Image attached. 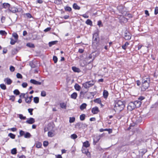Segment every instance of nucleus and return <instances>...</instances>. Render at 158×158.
Wrapping results in <instances>:
<instances>
[{
	"instance_id": "2eb2a0df",
	"label": "nucleus",
	"mask_w": 158,
	"mask_h": 158,
	"mask_svg": "<svg viewBox=\"0 0 158 158\" xmlns=\"http://www.w3.org/2000/svg\"><path fill=\"white\" fill-rule=\"evenodd\" d=\"M103 96L104 98H107L108 96V92L105 90H104L103 91Z\"/></svg>"
},
{
	"instance_id": "1a4fd4ad",
	"label": "nucleus",
	"mask_w": 158,
	"mask_h": 158,
	"mask_svg": "<svg viewBox=\"0 0 158 158\" xmlns=\"http://www.w3.org/2000/svg\"><path fill=\"white\" fill-rule=\"evenodd\" d=\"M91 111L93 114H97L99 111V110L97 107H95L92 109Z\"/></svg>"
},
{
	"instance_id": "c85d7f7f",
	"label": "nucleus",
	"mask_w": 158,
	"mask_h": 158,
	"mask_svg": "<svg viewBox=\"0 0 158 158\" xmlns=\"http://www.w3.org/2000/svg\"><path fill=\"white\" fill-rule=\"evenodd\" d=\"M129 44V43H128V42H127L125 43V44L124 45H122V48L123 49L125 50L127 48V46Z\"/></svg>"
},
{
	"instance_id": "f03ea898",
	"label": "nucleus",
	"mask_w": 158,
	"mask_h": 158,
	"mask_svg": "<svg viewBox=\"0 0 158 158\" xmlns=\"http://www.w3.org/2000/svg\"><path fill=\"white\" fill-rule=\"evenodd\" d=\"M125 105L123 102L120 100H118L115 103L114 109L115 112L121 111L124 108Z\"/></svg>"
},
{
	"instance_id": "39448f33",
	"label": "nucleus",
	"mask_w": 158,
	"mask_h": 158,
	"mask_svg": "<svg viewBox=\"0 0 158 158\" xmlns=\"http://www.w3.org/2000/svg\"><path fill=\"white\" fill-rule=\"evenodd\" d=\"M103 136V134L96 135L95 136L94 138H93V144L95 145L96 143L98 142L100 139V138L102 137Z\"/></svg>"
},
{
	"instance_id": "2f4dec72",
	"label": "nucleus",
	"mask_w": 158,
	"mask_h": 158,
	"mask_svg": "<svg viewBox=\"0 0 158 158\" xmlns=\"http://www.w3.org/2000/svg\"><path fill=\"white\" fill-rule=\"evenodd\" d=\"M8 136L12 139H14L15 137V135L12 133H10L8 135Z\"/></svg>"
},
{
	"instance_id": "dca6fc26",
	"label": "nucleus",
	"mask_w": 158,
	"mask_h": 158,
	"mask_svg": "<svg viewBox=\"0 0 158 158\" xmlns=\"http://www.w3.org/2000/svg\"><path fill=\"white\" fill-rule=\"evenodd\" d=\"M77 93H73L71 96V98L73 99H76L77 97Z\"/></svg>"
},
{
	"instance_id": "49530a36",
	"label": "nucleus",
	"mask_w": 158,
	"mask_h": 158,
	"mask_svg": "<svg viewBox=\"0 0 158 158\" xmlns=\"http://www.w3.org/2000/svg\"><path fill=\"white\" fill-rule=\"evenodd\" d=\"M13 93L14 94L16 95H18L20 94V92L18 89H16L14 90Z\"/></svg>"
},
{
	"instance_id": "5701e85b",
	"label": "nucleus",
	"mask_w": 158,
	"mask_h": 158,
	"mask_svg": "<svg viewBox=\"0 0 158 158\" xmlns=\"http://www.w3.org/2000/svg\"><path fill=\"white\" fill-rule=\"evenodd\" d=\"M25 134V131H23V130H20L19 131V135H18V137L19 138L23 136V135L24 136Z\"/></svg>"
},
{
	"instance_id": "9d476101",
	"label": "nucleus",
	"mask_w": 158,
	"mask_h": 158,
	"mask_svg": "<svg viewBox=\"0 0 158 158\" xmlns=\"http://www.w3.org/2000/svg\"><path fill=\"white\" fill-rule=\"evenodd\" d=\"M4 81L7 84L9 85L11 84L12 81L9 78H6L4 79Z\"/></svg>"
},
{
	"instance_id": "7c9ffc66",
	"label": "nucleus",
	"mask_w": 158,
	"mask_h": 158,
	"mask_svg": "<svg viewBox=\"0 0 158 158\" xmlns=\"http://www.w3.org/2000/svg\"><path fill=\"white\" fill-rule=\"evenodd\" d=\"M60 107L63 109H66V105L64 103H62L60 104Z\"/></svg>"
},
{
	"instance_id": "a211bd4d",
	"label": "nucleus",
	"mask_w": 158,
	"mask_h": 158,
	"mask_svg": "<svg viewBox=\"0 0 158 158\" xmlns=\"http://www.w3.org/2000/svg\"><path fill=\"white\" fill-rule=\"evenodd\" d=\"M75 89L77 91H79L81 89V86L77 84H76L74 85Z\"/></svg>"
},
{
	"instance_id": "c03bdc74",
	"label": "nucleus",
	"mask_w": 158,
	"mask_h": 158,
	"mask_svg": "<svg viewBox=\"0 0 158 158\" xmlns=\"http://www.w3.org/2000/svg\"><path fill=\"white\" fill-rule=\"evenodd\" d=\"M150 82V79H148L147 80H146L145 79H142V83H149Z\"/></svg>"
},
{
	"instance_id": "79ce46f5",
	"label": "nucleus",
	"mask_w": 158,
	"mask_h": 158,
	"mask_svg": "<svg viewBox=\"0 0 158 158\" xmlns=\"http://www.w3.org/2000/svg\"><path fill=\"white\" fill-rule=\"evenodd\" d=\"M142 121V118L139 116V117H137L136 119V122L137 123H140Z\"/></svg>"
},
{
	"instance_id": "69168bd1",
	"label": "nucleus",
	"mask_w": 158,
	"mask_h": 158,
	"mask_svg": "<svg viewBox=\"0 0 158 158\" xmlns=\"http://www.w3.org/2000/svg\"><path fill=\"white\" fill-rule=\"evenodd\" d=\"M9 130H10L12 131L15 132V131H17V129L16 128L13 127V128H11L9 129Z\"/></svg>"
},
{
	"instance_id": "680f3d73",
	"label": "nucleus",
	"mask_w": 158,
	"mask_h": 158,
	"mask_svg": "<svg viewBox=\"0 0 158 158\" xmlns=\"http://www.w3.org/2000/svg\"><path fill=\"white\" fill-rule=\"evenodd\" d=\"M48 144V143L47 141H44L43 143V145L44 147L47 146Z\"/></svg>"
},
{
	"instance_id": "603ef678",
	"label": "nucleus",
	"mask_w": 158,
	"mask_h": 158,
	"mask_svg": "<svg viewBox=\"0 0 158 158\" xmlns=\"http://www.w3.org/2000/svg\"><path fill=\"white\" fill-rule=\"evenodd\" d=\"M53 60L55 63H56L57 61V58L56 56H54L53 57Z\"/></svg>"
},
{
	"instance_id": "09e8293b",
	"label": "nucleus",
	"mask_w": 158,
	"mask_h": 158,
	"mask_svg": "<svg viewBox=\"0 0 158 158\" xmlns=\"http://www.w3.org/2000/svg\"><path fill=\"white\" fill-rule=\"evenodd\" d=\"M75 120V117H70L69 118V122L70 123H72L74 122Z\"/></svg>"
},
{
	"instance_id": "e2e57ef3",
	"label": "nucleus",
	"mask_w": 158,
	"mask_h": 158,
	"mask_svg": "<svg viewBox=\"0 0 158 158\" xmlns=\"http://www.w3.org/2000/svg\"><path fill=\"white\" fill-rule=\"evenodd\" d=\"M27 83L26 82H23V83L22 84V85L23 88H26L27 86Z\"/></svg>"
},
{
	"instance_id": "c756f323",
	"label": "nucleus",
	"mask_w": 158,
	"mask_h": 158,
	"mask_svg": "<svg viewBox=\"0 0 158 158\" xmlns=\"http://www.w3.org/2000/svg\"><path fill=\"white\" fill-rule=\"evenodd\" d=\"M94 102L95 103L102 104V103H101V99L99 98H98L94 99Z\"/></svg>"
},
{
	"instance_id": "72a5a7b5",
	"label": "nucleus",
	"mask_w": 158,
	"mask_h": 158,
	"mask_svg": "<svg viewBox=\"0 0 158 158\" xmlns=\"http://www.w3.org/2000/svg\"><path fill=\"white\" fill-rule=\"evenodd\" d=\"M34 102L35 103H38L39 102V99L38 97H35L34 98Z\"/></svg>"
},
{
	"instance_id": "7ed1b4c3",
	"label": "nucleus",
	"mask_w": 158,
	"mask_h": 158,
	"mask_svg": "<svg viewBox=\"0 0 158 158\" xmlns=\"http://www.w3.org/2000/svg\"><path fill=\"white\" fill-rule=\"evenodd\" d=\"M88 89L86 90H81L80 93L79 97L80 98L82 99L84 97L85 98L89 99L91 95V93L88 92Z\"/></svg>"
},
{
	"instance_id": "3c124183",
	"label": "nucleus",
	"mask_w": 158,
	"mask_h": 158,
	"mask_svg": "<svg viewBox=\"0 0 158 158\" xmlns=\"http://www.w3.org/2000/svg\"><path fill=\"white\" fill-rule=\"evenodd\" d=\"M15 97L13 95L9 96V99L12 100V101H14L15 100Z\"/></svg>"
},
{
	"instance_id": "4c0bfd02",
	"label": "nucleus",
	"mask_w": 158,
	"mask_h": 158,
	"mask_svg": "<svg viewBox=\"0 0 158 158\" xmlns=\"http://www.w3.org/2000/svg\"><path fill=\"white\" fill-rule=\"evenodd\" d=\"M65 10L66 11L70 12L72 10V8L70 7L67 6L64 7Z\"/></svg>"
},
{
	"instance_id": "aec40b11",
	"label": "nucleus",
	"mask_w": 158,
	"mask_h": 158,
	"mask_svg": "<svg viewBox=\"0 0 158 158\" xmlns=\"http://www.w3.org/2000/svg\"><path fill=\"white\" fill-rule=\"evenodd\" d=\"M31 135L30 133L28 132H26L25 133L24 137L26 138H29L31 137Z\"/></svg>"
},
{
	"instance_id": "393cba45",
	"label": "nucleus",
	"mask_w": 158,
	"mask_h": 158,
	"mask_svg": "<svg viewBox=\"0 0 158 158\" xmlns=\"http://www.w3.org/2000/svg\"><path fill=\"white\" fill-rule=\"evenodd\" d=\"M95 37L99 38V32L98 31H97L93 34V38H94Z\"/></svg>"
},
{
	"instance_id": "4be33fe9",
	"label": "nucleus",
	"mask_w": 158,
	"mask_h": 158,
	"mask_svg": "<svg viewBox=\"0 0 158 158\" xmlns=\"http://www.w3.org/2000/svg\"><path fill=\"white\" fill-rule=\"evenodd\" d=\"M10 5L8 3H4L3 4V7L5 8H9Z\"/></svg>"
},
{
	"instance_id": "de8ad7c7",
	"label": "nucleus",
	"mask_w": 158,
	"mask_h": 158,
	"mask_svg": "<svg viewBox=\"0 0 158 158\" xmlns=\"http://www.w3.org/2000/svg\"><path fill=\"white\" fill-rule=\"evenodd\" d=\"M0 34L2 35H7V33L4 31L1 30L0 31Z\"/></svg>"
},
{
	"instance_id": "a18cd8bd",
	"label": "nucleus",
	"mask_w": 158,
	"mask_h": 158,
	"mask_svg": "<svg viewBox=\"0 0 158 158\" xmlns=\"http://www.w3.org/2000/svg\"><path fill=\"white\" fill-rule=\"evenodd\" d=\"M85 114H83L80 116V119L81 121H83L85 119Z\"/></svg>"
},
{
	"instance_id": "5fc2aeb1",
	"label": "nucleus",
	"mask_w": 158,
	"mask_h": 158,
	"mask_svg": "<svg viewBox=\"0 0 158 158\" xmlns=\"http://www.w3.org/2000/svg\"><path fill=\"white\" fill-rule=\"evenodd\" d=\"M10 70L11 72H14L15 70V68L12 66H11L10 68Z\"/></svg>"
},
{
	"instance_id": "774afa93",
	"label": "nucleus",
	"mask_w": 158,
	"mask_h": 158,
	"mask_svg": "<svg viewBox=\"0 0 158 158\" xmlns=\"http://www.w3.org/2000/svg\"><path fill=\"white\" fill-rule=\"evenodd\" d=\"M26 15L28 18H31V15L29 13H27L26 14Z\"/></svg>"
},
{
	"instance_id": "e433bc0d",
	"label": "nucleus",
	"mask_w": 158,
	"mask_h": 158,
	"mask_svg": "<svg viewBox=\"0 0 158 158\" xmlns=\"http://www.w3.org/2000/svg\"><path fill=\"white\" fill-rule=\"evenodd\" d=\"M13 36L14 37L15 40H17L18 39V35L16 33H14L12 34Z\"/></svg>"
},
{
	"instance_id": "6e6552de",
	"label": "nucleus",
	"mask_w": 158,
	"mask_h": 158,
	"mask_svg": "<svg viewBox=\"0 0 158 158\" xmlns=\"http://www.w3.org/2000/svg\"><path fill=\"white\" fill-rule=\"evenodd\" d=\"M35 122V120L34 118H30L29 119H28L26 121V123H27L29 124H32L34 123Z\"/></svg>"
},
{
	"instance_id": "ddd939ff",
	"label": "nucleus",
	"mask_w": 158,
	"mask_h": 158,
	"mask_svg": "<svg viewBox=\"0 0 158 158\" xmlns=\"http://www.w3.org/2000/svg\"><path fill=\"white\" fill-rule=\"evenodd\" d=\"M72 69L75 72L79 73L81 72L80 69L78 68L75 66H73L72 67Z\"/></svg>"
},
{
	"instance_id": "a19ab883",
	"label": "nucleus",
	"mask_w": 158,
	"mask_h": 158,
	"mask_svg": "<svg viewBox=\"0 0 158 158\" xmlns=\"http://www.w3.org/2000/svg\"><path fill=\"white\" fill-rule=\"evenodd\" d=\"M70 137H71V138L72 139H76V138H77V135H76V134H74L72 135H71Z\"/></svg>"
},
{
	"instance_id": "f3484780",
	"label": "nucleus",
	"mask_w": 158,
	"mask_h": 158,
	"mask_svg": "<svg viewBox=\"0 0 158 158\" xmlns=\"http://www.w3.org/2000/svg\"><path fill=\"white\" fill-rule=\"evenodd\" d=\"M87 106V104L85 103L82 104L80 106V109L81 110H83L85 109Z\"/></svg>"
},
{
	"instance_id": "4d7b16f0",
	"label": "nucleus",
	"mask_w": 158,
	"mask_h": 158,
	"mask_svg": "<svg viewBox=\"0 0 158 158\" xmlns=\"http://www.w3.org/2000/svg\"><path fill=\"white\" fill-rule=\"evenodd\" d=\"M10 40V43L12 45L14 44L16 42V41L15 40L12 39H11Z\"/></svg>"
},
{
	"instance_id": "b1692460",
	"label": "nucleus",
	"mask_w": 158,
	"mask_h": 158,
	"mask_svg": "<svg viewBox=\"0 0 158 158\" xmlns=\"http://www.w3.org/2000/svg\"><path fill=\"white\" fill-rule=\"evenodd\" d=\"M85 23L88 25H89L91 26H92V21L89 19H88L86 20V21L85 22Z\"/></svg>"
},
{
	"instance_id": "338daca9",
	"label": "nucleus",
	"mask_w": 158,
	"mask_h": 158,
	"mask_svg": "<svg viewBox=\"0 0 158 158\" xmlns=\"http://www.w3.org/2000/svg\"><path fill=\"white\" fill-rule=\"evenodd\" d=\"M81 16L85 18H88L89 17V16L86 14L82 15Z\"/></svg>"
},
{
	"instance_id": "ea45409f",
	"label": "nucleus",
	"mask_w": 158,
	"mask_h": 158,
	"mask_svg": "<svg viewBox=\"0 0 158 158\" xmlns=\"http://www.w3.org/2000/svg\"><path fill=\"white\" fill-rule=\"evenodd\" d=\"M0 88L3 90H5L6 89V85L4 84H2L0 85Z\"/></svg>"
},
{
	"instance_id": "8fccbe9b",
	"label": "nucleus",
	"mask_w": 158,
	"mask_h": 158,
	"mask_svg": "<svg viewBox=\"0 0 158 158\" xmlns=\"http://www.w3.org/2000/svg\"><path fill=\"white\" fill-rule=\"evenodd\" d=\"M19 118L21 119L24 120L26 118V117L23 116L22 114H19Z\"/></svg>"
},
{
	"instance_id": "864d4df0",
	"label": "nucleus",
	"mask_w": 158,
	"mask_h": 158,
	"mask_svg": "<svg viewBox=\"0 0 158 158\" xmlns=\"http://www.w3.org/2000/svg\"><path fill=\"white\" fill-rule=\"evenodd\" d=\"M17 77L18 78L22 79L23 77L22 75L19 73H18L16 74Z\"/></svg>"
},
{
	"instance_id": "20e7f679",
	"label": "nucleus",
	"mask_w": 158,
	"mask_h": 158,
	"mask_svg": "<svg viewBox=\"0 0 158 158\" xmlns=\"http://www.w3.org/2000/svg\"><path fill=\"white\" fill-rule=\"evenodd\" d=\"M94 81L93 80H92L83 83V86L86 89H88L91 87L94 84Z\"/></svg>"
},
{
	"instance_id": "423d86ee",
	"label": "nucleus",
	"mask_w": 158,
	"mask_h": 158,
	"mask_svg": "<svg viewBox=\"0 0 158 158\" xmlns=\"http://www.w3.org/2000/svg\"><path fill=\"white\" fill-rule=\"evenodd\" d=\"M149 83H142V86L141 87V90L143 91H145L149 86Z\"/></svg>"
},
{
	"instance_id": "0eeeda50",
	"label": "nucleus",
	"mask_w": 158,
	"mask_h": 158,
	"mask_svg": "<svg viewBox=\"0 0 158 158\" xmlns=\"http://www.w3.org/2000/svg\"><path fill=\"white\" fill-rule=\"evenodd\" d=\"M131 34L128 32H125L124 35V38L126 40H128L131 39Z\"/></svg>"
},
{
	"instance_id": "58836bf2",
	"label": "nucleus",
	"mask_w": 158,
	"mask_h": 158,
	"mask_svg": "<svg viewBox=\"0 0 158 158\" xmlns=\"http://www.w3.org/2000/svg\"><path fill=\"white\" fill-rule=\"evenodd\" d=\"M82 124H83L81 123H77L75 125V127L77 128H80Z\"/></svg>"
},
{
	"instance_id": "cd10ccee",
	"label": "nucleus",
	"mask_w": 158,
	"mask_h": 158,
	"mask_svg": "<svg viewBox=\"0 0 158 158\" xmlns=\"http://www.w3.org/2000/svg\"><path fill=\"white\" fill-rule=\"evenodd\" d=\"M30 65L32 68H35L36 67V63L35 62H31Z\"/></svg>"
},
{
	"instance_id": "bb28decb",
	"label": "nucleus",
	"mask_w": 158,
	"mask_h": 158,
	"mask_svg": "<svg viewBox=\"0 0 158 158\" xmlns=\"http://www.w3.org/2000/svg\"><path fill=\"white\" fill-rule=\"evenodd\" d=\"M48 136L50 137H53L55 135L54 133L50 131L48 132Z\"/></svg>"
},
{
	"instance_id": "0e129e2a",
	"label": "nucleus",
	"mask_w": 158,
	"mask_h": 158,
	"mask_svg": "<svg viewBox=\"0 0 158 158\" xmlns=\"http://www.w3.org/2000/svg\"><path fill=\"white\" fill-rule=\"evenodd\" d=\"M25 94L24 93H21L19 97L20 98H26V97H25Z\"/></svg>"
},
{
	"instance_id": "6ab92c4d",
	"label": "nucleus",
	"mask_w": 158,
	"mask_h": 158,
	"mask_svg": "<svg viewBox=\"0 0 158 158\" xmlns=\"http://www.w3.org/2000/svg\"><path fill=\"white\" fill-rule=\"evenodd\" d=\"M73 8L75 10H80V7L76 3H74L73 5Z\"/></svg>"
},
{
	"instance_id": "a878e982",
	"label": "nucleus",
	"mask_w": 158,
	"mask_h": 158,
	"mask_svg": "<svg viewBox=\"0 0 158 158\" xmlns=\"http://www.w3.org/2000/svg\"><path fill=\"white\" fill-rule=\"evenodd\" d=\"M83 146L85 147V148L88 147L89 146V142L87 141L84 142L83 143Z\"/></svg>"
},
{
	"instance_id": "c9c22d12",
	"label": "nucleus",
	"mask_w": 158,
	"mask_h": 158,
	"mask_svg": "<svg viewBox=\"0 0 158 158\" xmlns=\"http://www.w3.org/2000/svg\"><path fill=\"white\" fill-rule=\"evenodd\" d=\"M25 101L26 103L29 104L31 102V100H30V99H29L27 96V98H25Z\"/></svg>"
},
{
	"instance_id": "f704fd0d",
	"label": "nucleus",
	"mask_w": 158,
	"mask_h": 158,
	"mask_svg": "<svg viewBox=\"0 0 158 158\" xmlns=\"http://www.w3.org/2000/svg\"><path fill=\"white\" fill-rule=\"evenodd\" d=\"M26 45L30 48H34L35 47L34 45L32 43H28Z\"/></svg>"
},
{
	"instance_id": "f8f14e48",
	"label": "nucleus",
	"mask_w": 158,
	"mask_h": 158,
	"mask_svg": "<svg viewBox=\"0 0 158 158\" xmlns=\"http://www.w3.org/2000/svg\"><path fill=\"white\" fill-rule=\"evenodd\" d=\"M9 10L13 13H15L19 11L18 9L15 7H11L9 9Z\"/></svg>"
},
{
	"instance_id": "9b49d317",
	"label": "nucleus",
	"mask_w": 158,
	"mask_h": 158,
	"mask_svg": "<svg viewBox=\"0 0 158 158\" xmlns=\"http://www.w3.org/2000/svg\"><path fill=\"white\" fill-rule=\"evenodd\" d=\"M31 83L36 85H40L41 82L36 81L34 79H31L30 81Z\"/></svg>"
},
{
	"instance_id": "473e14b6",
	"label": "nucleus",
	"mask_w": 158,
	"mask_h": 158,
	"mask_svg": "<svg viewBox=\"0 0 158 158\" xmlns=\"http://www.w3.org/2000/svg\"><path fill=\"white\" fill-rule=\"evenodd\" d=\"M36 147L38 148H40L42 146V143L40 142H37L35 143Z\"/></svg>"
},
{
	"instance_id": "bf43d9fd",
	"label": "nucleus",
	"mask_w": 158,
	"mask_h": 158,
	"mask_svg": "<svg viewBox=\"0 0 158 158\" xmlns=\"http://www.w3.org/2000/svg\"><path fill=\"white\" fill-rule=\"evenodd\" d=\"M154 13L156 15L157 14H158V7H156L155 8Z\"/></svg>"
},
{
	"instance_id": "412c9836",
	"label": "nucleus",
	"mask_w": 158,
	"mask_h": 158,
	"mask_svg": "<svg viewBox=\"0 0 158 158\" xmlns=\"http://www.w3.org/2000/svg\"><path fill=\"white\" fill-rule=\"evenodd\" d=\"M58 42L57 41H52L49 43V47H51L53 45L56 44Z\"/></svg>"
},
{
	"instance_id": "37998d69",
	"label": "nucleus",
	"mask_w": 158,
	"mask_h": 158,
	"mask_svg": "<svg viewBox=\"0 0 158 158\" xmlns=\"http://www.w3.org/2000/svg\"><path fill=\"white\" fill-rule=\"evenodd\" d=\"M11 153L12 154H16L17 153V150L16 148H14L11 150Z\"/></svg>"
},
{
	"instance_id": "6e6d98bb",
	"label": "nucleus",
	"mask_w": 158,
	"mask_h": 158,
	"mask_svg": "<svg viewBox=\"0 0 158 158\" xmlns=\"http://www.w3.org/2000/svg\"><path fill=\"white\" fill-rule=\"evenodd\" d=\"M46 93L45 91H41V95L42 97H45L46 96Z\"/></svg>"
},
{
	"instance_id": "13d9d810",
	"label": "nucleus",
	"mask_w": 158,
	"mask_h": 158,
	"mask_svg": "<svg viewBox=\"0 0 158 158\" xmlns=\"http://www.w3.org/2000/svg\"><path fill=\"white\" fill-rule=\"evenodd\" d=\"M33 110V109H28V112L30 113V115H32L33 114L32 111Z\"/></svg>"
},
{
	"instance_id": "4468645a",
	"label": "nucleus",
	"mask_w": 158,
	"mask_h": 158,
	"mask_svg": "<svg viewBox=\"0 0 158 158\" xmlns=\"http://www.w3.org/2000/svg\"><path fill=\"white\" fill-rule=\"evenodd\" d=\"M82 152L83 153L87 155L90 154V153L88 152V149H86V148H82Z\"/></svg>"
},
{
	"instance_id": "052dcab7",
	"label": "nucleus",
	"mask_w": 158,
	"mask_h": 158,
	"mask_svg": "<svg viewBox=\"0 0 158 158\" xmlns=\"http://www.w3.org/2000/svg\"><path fill=\"white\" fill-rule=\"evenodd\" d=\"M98 25L99 26V27L101 26H102V22L101 20H99L98 21Z\"/></svg>"
},
{
	"instance_id": "f257e3e1",
	"label": "nucleus",
	"mask_w": 158,
	"mask_h": 158,
	"mask_svg": "<svg viewBox=\"0 0 158 158\" xmlns=\"http://www.w3.org/2000/svg\"><path fill=\"white\" fill-rule=\"evenodd\" d=\"M141 104V102L138 100H136L134 102H130L127 106V109L131 111L135 108L139 107Z\"/></svg>"
}]
</instances>
